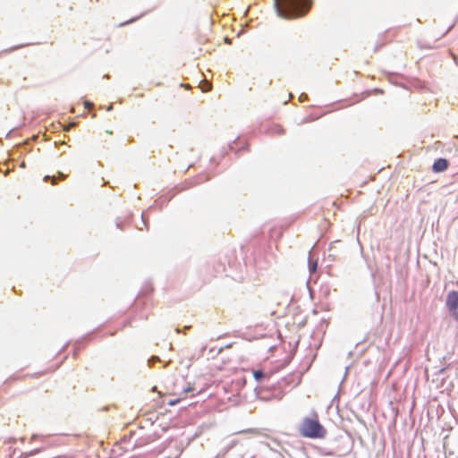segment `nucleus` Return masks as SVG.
Masks as SVG:
<instances>
[{"label":"nucleus","instance_id":"6e6552de","mask_svg":"<svg viewBox=\"0 0 458 458\" xmlns=\"http://www.w3.org/2000/svg\"><path fill=\"white\" fill-rule=\"evenodd\" d=\"M208 180H209L208 175H207V174H202V175H200V179H199V182H197L195 184H197V183H200V182H207V181H208Z\"/></svg>","mask_w":458,"mask_h":458},{"label":"nucleus","instance_id":"1a4fd4ad","mask_svg":"<svg viewBox=\"0 0 458 458\" xmlns=\"http://www.w3.org/2000/svg\"><path fill=\"white\" fill-rule=\"evenodd\" d=\"M84 105H85V107L88 108V109L92 106V104L88 102V101H85Z\"/></svg>","mask_w":458,"mask_h":458},{"label":"nucleus","instance_id":"f03ea898","mask_svg":"<svg viewBox=\"0 0 458 458\" xmlns=\"http://www.w3.org/2000/svg\"><path fill=\"white\" fill-rule=\"evenodd\" d=\"M301 436L308 438H324L327 429L320 424L318 414L304 418L298 428Z\"/></svg>","mask_w":458,"mask_h":458},{"label":"nucleus","instance_id":"7ed1b4c3","mask_svg":"<svg viewBox=\"0 0 458 458\" xmlns=\"http://www.w3.org/2000/svg\"><path fill=\"white\" fill-rule=\"evenodd\" d=\"M446 307L449 309L452 312H456L458 310V292L457 291H451L448 293L446 296V301H445Z\"/></svg>","mask_w":458,"mask_h":458},{"label":"nucleus","instance_id":"20e7f679","mask_svg":"<svg viewBox=\"0 0 458 458\" xmlns=\"http://www.w3.org/2000/svg\"><path fill=\"white\" fill-rule=\"evenodd\" d=\"M449 163L445 158H438L437 159L432 166V170L435 173H441L445 171L448 168Z\"/></svg>","mask_w":458,"mask_h":458},{"label":"nucleus","instance_id":"9d476101","mask_svg":"<svg viewBox=\"0 0 458 458\" xmlns=\"http://www.w3.org/2000/svg\"><path fill=\"white\" fill-rule=\"evenodd\" d=\"M210 89H211V86L208 85V88H202V91L207 92V91L210 90Z\"/></svg>","mask_w":458,"mask_h":458},{"label":"nucleus","instance_id":"9b49d317","mask_svg":"<svg viewBox=\"0 0 458 458\" xmlns=\"http://www.w3.org/2000/svg\"><path fill=\"white\" fill-rule=\"evenodd\" d=\"M59 177H61L62 179H64L65 175L63 173H59Z\"/></svg>","mask_w":458,"mask_h":458},{"label":"nucleus","instance_id":"423d86ee","mask_svg":"<svg viewBox=\"0 0 458 458\" xmlns=\"http://www.w3.org/2000/svg\"><path fill=\"white\" fill-rule=\"evenodd\" d=\"M191 391H193V388H192V387H191V386L186 387V388L183 390V396H182V397H181V398H177V399L170 400V401L168 402V404L173 406V405H175V404L179 403H180V401H181V400H182V399H185V398H186L187 394H188L189 392H191Z\"/></svg>","mask_w":458,"mask_h":458},{"label":"nucleus","instance_id":"0eeeda50","mask_svg":"<svg viewBox=\"0 0 458 458\" xmlns=\"http://www.w3.org/2000/svg\"><path fill=\"white\" fill-rule=\"evenodd\" d=\"M253 377L257 381H261L265 377V375L262 370H254Z\"/></svg>","mask_w":458,"mask_h":458},{"label":"nucleus","instance_id":"f8f14e48","mask_svg":"<svg viewBox=\"0 0 458 458\" xmlns=\"http://www.w3.org/2000/svg\"><path fill=\"white\" fill-rule=\"evenodd\" d=\"M53 184H55V178L53 179Z\"/></svg>","mask_w":458,"mask_h":458},{"label":"nucleus","instance_id":"f257e3e1","mask_svg":"<svg viewBox=\"0 0 458 458\" xmlns=\"http://www.w3.org/2000/svg\"><path fill=\"white\" fill-rule=\"evenodd\" d=\"M278 16L293 19L304 16L311 6L310 0H274Z\"/></svg>","mask_w":458,"mask_h":458},{"label":"nucleus","instance_id":"39448f33","mask_svg":"<svg viewBox=\"0 0 458 458\" xmlns=\"http://www.w3.org/2000/svg\"><path fill=\"white\" fill-rule=\"evenodd\" d=\"M30 377V375H12L7 377L4 381L5 385L11 386L13 383L20 380H24L25 378Z\"/></svg>","mask_w":458,"mask_h":458}]
</instances>
